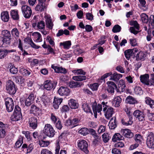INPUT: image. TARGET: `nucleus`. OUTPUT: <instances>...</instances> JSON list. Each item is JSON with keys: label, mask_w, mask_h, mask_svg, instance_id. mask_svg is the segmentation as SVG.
Masks as SVG:
<instances>
[{"label": "nucleus", "mask_w": 154, "mask_h": 154, "mask_svg": "<svg viewBox=\"0 0 154 154\" xmlns=\"http://www.w3.org/2000/svg\"><path fill=\"white\" fill-rule=\"evenodd\" d=\"M58 92L60 96H68L70 93V91L67 87L61 86L59 89Z\"/></svg>", "instance_id": "14"}, {"label": "nucleus", "mask_w": 154, "mask_h": 154, "mask_svg": "<svg viewBox=\"0 0 154 154\" xmlns=\"http://www.w3.org/2000/svg\"><path fill=\"white\" fill-rule=\"evenodd\" d=\"M23 142V138L22 137H20L15 143L16 147L19 148L21 146Z\"/></svg>", "instance_id": "53"}, {"label": "nucleus", "mask_w": 154, "mask_h": 154, "mask_svg": "<svg viewBox=\"0 0 154 154\" xmlns=\"http://www.w3.org/2000/svg\"><path fill=\"white\" fill-rule=\"evenodd\" d=\"M102 103L103 107V111L105 113V116L107 119H109L112 116L114 113L113 109L111 107L107 106L104 102H102Z\"/></svg>", "instance_id": "6"}, {"label": "nucleus", "mask_w": 154, "mask_h": 154, "mask_svg": "<svg viewBox=\"0 0 154 154\" xmlns=\"http://www.w3.org/2000/svg\"><path fill=\"white\" fill-rule=\"evenodd\" d=\"M51 68L55 71V72L58 73L65 74L67 72L66 69L62 67L55 66L52 65Z\"/></svg>", "instance_id": "20"}, {"label": "nucleus", "mask_w": 154, "mask_h": 154, "mask_svg": "<svg viewBox=\"0 0 154 154\" xmlns=\"http://www.w3.org/2000/svg\"><path fill=\"white\" fill-rule=\"evenodd\" d=\"M11 16L12 19L14 20H18L19 19L18 11L16 10H11L10 11Z\"/></svg>", "instance_id": "23"}, {"label": "nucleus", "mask_w": 154, "mask_h": 154, "mask_svg": "<svg viewBox=\"0 0 154 154\" xmlns=\"http://www.w3.org/2000/svg\"><path fill=\"white\" fill-rule=\"evenodd\" d=\"M68 105L72 109H76L78 108V104L76 100L71 99L69 101Z\"/></svg>", "instance_id": "26"}, {"label": "nucleus", "mask_w": 154, "mask_h": 154, "mask_svg": "<svg viewBox=\"0 0 154 154\" xmlns=\"http://www.w3.org/2000/svg\"><path fill=\"white\" fill-rule=\"evenodd\" d=\"M27 42L33 48L37 49L40 48V46L36 45L31 39H28Z\"/></svg>", "instance_id": "51"}, {"label": "nucleus", "mask_w": 154, "mask_h": 154, "mask_svg": "<svg viewBox=\"0 0 154 154\" xmlns=\"http://www.w3.org/2000/svg\"><path fill=\"white\" fill-rule=\"evenodd\" d=\"M80 119L78 118H74L71 120L72 128L75 127L78 125Z\"/></svg>", "instance_id": "37"}, {"label": "nucleus", "mask_w": 154, "mask_h": 154, "mask_svg": "<svg viewBox=\"0 0 154 154\" xmlns=\"http://www.w3.org/2000/svg\"><path fill=\"white\" fill-rule=\"evenodd\" d=\"M121 27L118 24L115 25L112 29V31L113 32L116 33L119 32L121 30Z\"/></svg>", "instance_id": "56"}, {"label": "nucleus", "mask_w": 154, "mask_h": 154, "mask_svg": "<svg viewBox=\"0 0 154 154\" xmlns=\"http://www.w3.org/2000/svg\"><path fill=\"white\" fill-rule=\"evenodd\" d=\"M39 108L34 105H32L30 111L31 113H35L39 110Z\"/></svg>", "instance_id": "54"}, {"label": "nucleus", "mask_w": 154, "mask_h": 154, "mask_svg": "<svg viewBox=\"0 0 154 154\" xmlns=\"http://www.w3.org/2000/svg\"><path fill=\"white\" fill-rule=\"evenodd\" d=\"M6 131L4 128H0V138H3L6 135Z\"/></svg>", "instance_id": "60"}, {"label": "nucleus", "mask_w": 154, "mask_h": 154, "mask_svg": "<svg viewBox=\"0 0 154 154\" xmlns=\"http://www.w3.org/2000/svg\"><path fill=\"white\" fill-rule=\"evenodd\" d=\"M117 123L115 117H113L110 119L109 123V128L110 129H114L117 126Z\"/></svg>", "instance_id": "24"}, {"label": "nucleus", "mask_w": 154, "mask_h": 154, "mask_svg": "<svg viewBox=\"0 0 154 154\" xmlns=\"http://www.w3.org/2000/svg\"><path fill=\"white\" fill-rule=\"evenodd\" d=\"M1 18L2 20L5 22L8 21L9 19L8 12L7 11L2 12L1 14Z\"/></svg>", "instance_id": "25"}, {"label": "nucleus", "mask_w": 154, "mask_h": 154, "mask_svg": "<svg viewBox=\"0 0 154 154\" xmlns=\"http://www.w3.org/2000/svg\"><path fill=\"white\" fill-rule=\"evenodd\" d=\"M15 78L16 82L19 84L22 85L25 81V79L24 78Z\"/></svg>", "instance_id": "57"}, {"label": "nucleus", "mask_w": 154, "mask_h": 154, "mask_svg": "<svg viewBox=\"0 0 154 154\" xmlns=\"http://www.w3.org/2000/svg\"><path fill=\"white\" fill-rule=\"evenodd\" d=\"M86 78H73V79L77 81H71L69 82V86L71 88H74L80 87L82 85V83L78 82L86 80Z\"/></svg>", "instance_id": "5"}, {"label": "nucleus", "mask_w": 154, "mask_h": 154, "mask_svg": "<svg viewBox=\"0 0 154 154\" xmlns=\"http://www.w3.org/2000/svg\"><path fill=\"white\" fill-rule=\"evenodd\" d=\"M140 80L142 83L146 85H154V78H140Z\"/></svg>", "instance_id": "15"}, {"label": "nucleus", "mask_w": 154, "mask_h": 154, "mask_svg": "<svg viewBox=\"0 0 154 154\" xmlns=\"http://www.w3.org/2000/svg\"><path fill=\"white\" fill-rule=\"evenodd\" d=\"M71 45V43L70 41L61 42L60 43V45H63L64 48L67 49H69Z\"/></svg>", "instance_id": "35"}, {"label": "nucleus", "mask_w": 154, "mask_h": 154, "mask_svg": "<svg viewBox=\"0 0 154 154\" xmlns=\"http://www.w3.org/2000/svg\"><path fill=\"white\" fill-rule=\"evenodd\" d=\"M41 154H53L52 152L47 149H42L41 152Z\"/></svg>", "instance_id": "64"}, {"label": "nucleus", "mask_w": 154, "mask_h": 154, "mask_svg": "<svg viewBox=\"0 0 154 154\" xmlns=\"http://www.w3.org/2000/svg\"><path fill=\"white\" fill-rule=\"evenodd\" d=\"M86 19L89 20H93V15L91 13H87L86 14Z\"/></svg>", "instance_id": "63"}, {"label": "nucleus", "mask_w": 154, "mask_h": 154, "mask_svg": "<svg viewBox=\"0 0 154 154\" xmlns=\"http://www.w3.org/2000/svg\"><path fill=\"white\" fill-rule=\"evenodd\" d=\"M16 50L14 49L8 50L7 49H1L0 50V59H2L5 57L9 53L14 52Z\"/></svg>", "instance_id": "18"}, {"label": "nucleus", "mask_w": 154, "mask_h": 154, "mask_svg": "<svg viewBox=\"0 0 154 154\" xmlns=\"http://www.w3.org/2000/svg\"><path fill=\"white\" fill-rule=\"evenodd\" d=\"M134 116L136 120L140 122H143L145 120V115L143 112L139 110L135 111L133 113Z\"/></svg>", "instance_id": "10"}, {"label": "nucleus", "mask_w": 154, "mask_h": 154, "mask_svg": "<svg viewBox=\"0 0 154 154\" xmlns=\"http://www.w3.org/2000/svg\"><path fill=\"white\" fill-rule=\"evenodd\" d=\"M120 133L121 134L126 137L131 138L133 137L134 134L128 129H122Z\"/></svg>", "instance_id": "13"}, {"label": "nucleus", "mask_w": 154, "mask_h": 154, "mask_svg": "<svg viewBox=\"0 0 154 154\" xmlns=\"http://www.w3.org/2000/svg\"><path fill=\"white\" fill-rule=\"evenodd\" d=\"M98 86L99 84L98 83H96L92 84H91L90 87L92 91H94L97 90Z\"/></svg>", "instance_id": "58"}, {"label": "nucleus", "mask_w": 154, "mask_h": 154, "mask_svg": "<svg viewBox=\"0 0 154 154\" xmlns=\"http://www.w3.org/2000/svg\"><path fill=\"white\" fill-rule=\"evenodd\" d=\"M102 137L103 141L104 143L107 142L111 138L109 134L107 133H104L102 135Z\"/></svg>", "instance_id": "41"}, {"label": "nucleus", "mask_w": 154, "mask_h": 154, "mask_svg": "<svg viewBox=\"0 0 154 154\" xmlns=\"http://www.w3.org/2000/svg\"><path fill=\"white\" fill-rule=\"evenodd\" d=\"M63 99L61 98L54 97L53 102V106L54 108L56 109H58L59 106L62 102Z\"/></svg>", "instance_id": "22"}, {"label": "nucleus", "mask_w": 154, "mask_h": 154, "mask_svg": "<svg viewBox=\"0 0 154 154\" xmlns=\"http://www.w3.org/2000/svg\"><path fill=\"white\" fill-rule=\"evenodd\" d=\"M6 90L7 92L10 94H14L17 91V88L14 83L9 80L7 82L6 85Z\"/></svg>", "instance_id": "4"}, {"label": "nucleus", "mask_w": 154, "mask_h": 154, "mask_svg": "<svg viewBox=\"0 0 154 154\" xmlns=\"http://www.w3.org/2000/svg\"><path fill=\"white\" fill-rule=\"evenodd\" d=\"M2 35L3 36L5 37V38H8L10 39L11 34L9 31L7 30H5L2 31Z\"/></svg>", "instance_id": "47"}, {"label": "nucleus", "mask_w": 154, "mask_h": 154, "mask_svg": "<svg viewBox=\"0 0 154 154\" xmlns=\"http://www.w3.org/2000/svg\"><path fill=\"white\" fill-rule=\"evenodd\" d=\"M121 122L124 125L126 126L131 125L133 122V121L130 119H129L128 121H126L125 120L123 119L122 120Z\"/></svg>", "instance_id": "59"}, {"label": "nucleus", "mask_w": 154, "mask_h": 154, "mask_svg": "<svg viewBox=\"0 0 154 154\" xmlns=\"http://www.w3.org/2000/svg\"><path fill=\"white\" fill-rule=\"evenodd\" d=\"M121 101V98L119 97L118 96L114 98L113 103L116 106L118 107L119 106Z\"/></svg>", "instance_id": "39"}, {"label": "nucleus", "mask_w": 154, "mask_h": 154, "mask_svg": "<svg viewBox=\"0 0 154 154\" xmlns=\"http://www.w3.org/2000/svg\"><path fill=\"white\" fill-rule=\"evenodd\" d=\"M131 46H134L137 45V41L135 38H131L129 40Z\"/></svg>", "instance_id": "62"}, {"label": "nucleus", "mask_w": 154, "mask_h": 154, "mask_svg": "<svg viewBox=\"0 0 154 154\" xmlns=\"http://www.w3.org/2000/svg\"><path fill=\"white\" fill-rule=\"evenodd\" d=\"M45 19L46 25L47 28L50 29H52L54 24L52 21V19L50 15L45 16Z\"/></svg>", "instance_id": "17"}, {"label": "nucleus", "mask_w": 154, "mask_h": 154, "mask_svg": "<svg viewBox=\"0 0 154 154\" xmlns=\"http://www.w3.org/2000/svg\"><path fill=\"white\" fill-rule=\"evenodd\" d=\"M134 139L136 143L139 144L142 143V137L139 134H136L134 137Z\"/></svg>", "instance_id": "30"}, {"label": "nucleus", "mask_w": 154, "mask_h": 154, "mask_svg": "<svg viewBox=\"0 0 154 154\" xmlns=\"http://www.w3.org/2000/svg\"><path fill=\"white\" fill-rule=\"evenodd\" d=\"M22 118V116L20 108L18 106H16L13 113L11 117V120L17 121L21 119Z\"/></svg>", "instance_id": "1"}, {"label": "nucleus", "mask_w": 154, "mask_h": 154, "mask_svg": "<svg viewBox=\"0 0 154 154\" xmlns=\"http://www.w3.org/2000/svg\"><path fill=\"white\" fill-rule=\"evenodd\" d=\"M44 5L38 3L35 8V11L39 12L42 11H43L44 8Z\"/></svg>", "instance_id": "48"}, {"label": "nucleus", "mask_w": 154, "mask_h": 154, "mask_svg": "<svg viewBox=\"0 0 154 154\" xmlns=\"http://www.w3.org/2000/svg\"><path fill=\"white\" fill-rule=\"evenodd\" d=\"M35 36V41L38 42H41L42 41V36L41 34L38 32H35L34 34Z\"/></svg>", "instance_id": "38"}, {"label": "nucleus", "mask_w": 154, "mask_h": 154, "mask_svg": "<svg viewBox=\"0 0 154 154\" xmlns=\"http://www.w3.org/2000/svg\"><path fill=\"white\" fill-rule=\"evenodd\" d=\"M146 54L145 52L140 51L137 54V60H143L146 57Z\"/></svg>", "instance_id": "33"}, {"label": "nucleus", "mask_w": 154, "mask_h": 154, "mask_svg": "<svg viewBox=\"0 0 154 154\" xmlns=\"http://www.w3.org/2000/svg\"><path fill=\"white\" fill-rule=\"evenodd\" d=\"M126 58L129 60L132 54L130 49H128L125 51L124 52Z\"/></svg>", "instance_id": "50"}, {"label": "nucleus", "mask_w": 154, "mask_h": 154, "mask_svg": "<svg viewBox=\"0 0 154 154\" xmlns=\"http://www.w3.org/2000/svg\"><path fill=\"white\" fill-rule=\"evenodd\" d=\"M147 117L149 121L154 120V113L151 112L149 110H147Z\"/></svg>", "instance_id": "52"}, {"label": "nucleus", "mask_w": 154, "mask_h": 154, "mask_svg": "<svg viewBox=\"0 0 154 154\" xmlns=\"http://www.w3.org/2000/svg\"><path fill=\"white\" fill-rule=\"evenodd\" d=\"M11 33L12 36L15 39H17L18 38L20 32L18 29L16 28H14L12 29Z\"/></svg>", "instance_id": "28"}, {"label": "nucleus", "mask_w": 154, "mask_h": 154, "mask_svg": "<svg viewBox=\"0 0 154 154\" xmlns=\"http://www.w3.org/2000/svg\"><path fill=\"white\" fill-rule=\"evenodd\" d=\"M94 139L93 141V144L95 145H97L101 141V138L100 136L97 135L93 137Z\"/></svg>", "instance_id": "32"}, {"label": "nucleus", "mask_w": 154, "mask_h": 154, "mask_svg": "<svg viewBox=\"0 0 154 154\" xmlns=\"http://www.w3.org/2000/svg\"><path fill=\"white\" fill-rule=\"evenodd\" d=\"M124 139V137L121 135V133H116L113 136L112 141L113 142H116L118 140H123Z\"/></svg>", "instance_id": "27"}, {"label": "nucleus", "mask_w": 154, "mask_h": 154, "mask_svg": "<svg viewBox=\"0 0 154 154\" xmlns=\"http://www.w3.org/2000/svg\"><path fill=\"white\" fill-rule=\"evenodd\" d=\"M21 11L24 17L26 18H29L32 14V11L29 7L27 5L22 6Z\"/></svg>", "instance_id": "9"}, {"label": "nucleus", "mask_w": 154, "mask_h": 154, "mask_svg": "<svg viewBox=\"0 0 154 154\" xmlns=\"http://www.w3.org/2000/svg\"><path fill=\"white\" fill-rule=\"evenodd\" d=\"M10 39L0 36V47H6L10 45Z\"/></svg>", "instance_id": "16"}, {"label": "nucleus", "mask_w": 154, "mask_h": 154, "mask_svg": "<svg viewBox=\"0 0 154 154\" xmlns=\"http://www.w3.org/2000/svg\"><path fill=\"white\" fill-rule=\"evenodd\" d=\"M118 88L117 89L118 92H123L125 91V88L126 87L124 81L120 80L118 84Z\"/></svg>", "instance_id": "19"}, {"label": "nucleus", "mask_w": 154, "mask_h": 154, "mask_svg": "<svg viewBox=\"0 0 154 154\" xmlns=\"http://www.w3.org/2000/svg\"><path fill=\"white\" fill-rule=\"evenodd\" d=\"M78 147L82 151L86 154L88 153L89 151L88 149V144L87 142L85 140L80 139L77 142Z\"/></svg>", "instance_id": "3"}, {"label": "nucleus", "mask_w": 154, "mask_h": 154, "mask_svg": "<svg viewBox=\"0 0 154 154\" xmlns=\"http://www.w3.org/2000/svg\"><path fill=\"white\" fill-rule=\"evenodd\" d=\"M43 133L47 136L52 137L55 134V131L53 127L50 124H46L43 130Z\"/></svg>", "instance_id": "2"}, {"label": "nucleus", "mask_w": 154, "mask_h": 154, "mask_svg": "<svg viewBox=\"0 0 154 154\" xmlns=\"http://www.w3.org/2000/svg\"><path fill=\"white\" fill-rule=\"evenodd\" d=\"M145 101L146 104L149 105L151 108H153L154 105V101L150 98L147 97L145 99Z\"/></svg>", "instance_id": "36"}, {"label": "nucleus", "mask_w": 154, "mask_h": 154, "mask_svg": "<svg viewBox=\"0 0 154 154\" xmlns=\"http://www.w3.org/2000/svg\"><path fill=\"white\" fill-rule=\"evenodd\" d=\"M154 134L152 132L149 133L147 137L146 143L150 148L154 149Z\"/></svg>", "instance_id": "8"}, {"label": "nucleus", "mask_w": 154, "mask_h": 154, "mask_svg": "<svg viewBox=\"0 0 154 154\" xmlns=\"http://www.w3.org/2000/svg\"><path fill=\"white\" fill-rule=\"evenodd\" d=\"M110 76V77H122V75L121 74H118L116 72H115L112 76L111 72L106 73L104 74L101 77H108Z\"/></svg>", "instance_id": "31"}, {"label": "nucleus", "mask_w": 154, "mask_h": 154, "mask_svg": "<svg viewBox=\"0 0 154 154\" xmlns=\"http://www.w3.org/2000/svg\"><path fill=\"white\" fill-rule=\"evenodd\" d=\"M149 26L150 29H153L154 28V16L151 15L148 20Z\"/></svg>", "instance_id": "34"}, {"label": "nucleus", "mask_w": 154, "mask_h": 154, "mask_svg": "<svg viewBox=\"0 0 154 154\" xmlns=\"http://www.w3.org/2000/svg\"><path fill=\"white\" fill-rule=\"evenodd\" d=\"M50 144V142L48 141H44L43 140H39V144L41 147H45L48 146Z\"/></svg>", "instance_id": "45"}, {"label": "nucleus", "mask_w": 154, "mask_h": 154, "mask_svg": "<svg viewBox=\"0 0 154 154\" xmlns=\"http://www.w3.org/2000/svg\"><path fill=\"white\" fill-rule=\"evenodd\" d=\"M6 110L8 112H12L14 108V104L12 98L7 97L5 99Z\"/></svg>", "instance_id": "7"}, {"label": "nucleus", "mask_w": 154, "mask_h": 154, "mask_svg": "<svg viewBox=\"0 0 154 154\" xmlns=\"http://www.w3.org/2000/svg\"><path fill=\"white\" fill-rule=\"evenodd\" d=\"M115 89L117 91V89H118L117 86L113 82H109L107 89L108 91L111 93H113Z\"/></svg>", "instance_id": "21"}, {"label": "nucleus", "mask_w": 154, "mask_h": 154, "mask_svg": "<svg viewBox=\"0 0 154 154\" xmlns=\"http://www.w3.org/2000/svg\"><path fill=\"white\" fill-rule=\"evenodd\" d=\"M22 133L25 135L26 137L28 140H31L32 137L30 135V133L29 131H22Z\"/></svg>", "instance_id": "55"}, {"label": "nucleus", "mask_w": 154, "mask_h": 154, "mask_svg": "<svg viewBox=\"0 0 154 154\" xmlns=\"http://www.w3.org/2000/svg\"><path fill=\"white\" fill-rule=\"evenodd\" d=\"M141 20L142 22L144 23H147L148 22V16L145 13H142L140 15Z\"/></svg>", "instance_id": "40"}, {"label": "nucleus", "mask_w": 154, "mask_h": 154, "mask_svg": "<svg viewBox=\"0 0 154 154\" xmlns=\"http://www.w3.org/2000/svg\"><path fill=\"white\" fill-rule=\"evenodd\" d=\"M29 126L32 129H36L38 126L37 119L36 117L32 116L29 119Z\"/></svg>", "instance_id": "12"}, {"label": "nucleus", "mask_w": 154, "mask_h": 154, "mask_svg": "<svg viewBox=\"0 0 154 154\" xmlns=\"http://www.w3.org/2000/svg\"><path fill=\"white\" fill-rule=\"evenodd\" d=\"M72 72L75 75H85L86 74V72H84L82 69H77L74 70Z\"/></svg>", "instance_id": "42"}, {"label": "nucleus", "mask_w": 154, "mask_h": 154, "mask_svg": "<svg viewBox=\"0 0 154 154\" xmlns=\"http://www.w3.org/2000/svg\"><path fill=\"white\" fill-rule=\"evenodd\" d=\"M79 132L84 136H85L88 134V130L87 128H83L79 131Z\"/></svg>", "instance_id": "46"}, {"label": "nucleus", "mask_w": 154, "mask_h": 154, "mask_svg": "<svg viewBox=\"0 0 154 154\" xmlns=\"http://www.w3.org/2000/svg\"><path fill=\"white\" fill-rule=\"evenodd\" d=\"M125 102L127 103L132 104H135L137 103L136 99L131 96H128L125 100Z\"/></svg>", "instance_id": "29"}, {"label": "nucleus", "mask_w": 154, "mask_h": 154, "mask_svg": "<svg viewBox=\"0 0 154 154\" xmlns=\"http://www.w3.org/2000/svg\"><path fill=\"white\" fill-rule=\"evenodd\" d=\"M82 107L84 111L86 112H91V111L88 105L86 103H84L82 105Z\"/></svg>", "instance_id": "44"}, {"label": "nucleus", "mask_w": 154, "mask_h": 154, "mask_svg": "<svg viewBox=\"0 0 154 154\" xmlns=\"http://www.w3.org/2000/svg\"><path fill=\"white\" fill-rule=\"evenodd\" d=\"M134 92L137 95H141L143 94V91L140 87H136L134 89Z\"/></svg>", "instance_id": "49"}, {"label": "nucleus", "mask_w": 154, "mask_h": 154, "mask_svg": "<svg viewBox=\"0 0 154 154\" xmlns=\"http://www.w3.org/2000/svg\"><path fill=\"white\" fill-rule=\"evenodd\" d=\"M57 84V82L56 81H51L50 80H47L44 83V88L47 90H50L52 88H54Z\"/></svg>", "instance_id": "11"}, {"label": "nucleus", "mask_w": 154, "mask_h": 154, "mask_svg": "<svg viewBox=\"0 0 154 154\" xmlns=\"http://www.w3.org/2000/svg\"><path fill=\"white\" fill-rule=\"evenodd\" d=\"M55 127L59 130H60L62 128V125L60 119H58V121L55 124Z\"/></svg>", "instance_id": "61"}, {"label": "nucleus", "mask_w": 154, "mask_h": 154, "mask_svg": "<svg viewBox=\"0 0 154 154\" xmlns=\"http://www.w3.org/2000/svg\"><path fill=\"white\" fill-rule=\"evenodd\" d=\"M45 24L43 21H39L37 22V28L39 29H42L45 28Z\"/></svg>", "instance_id": "43"}]
</instances>
